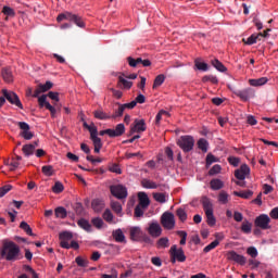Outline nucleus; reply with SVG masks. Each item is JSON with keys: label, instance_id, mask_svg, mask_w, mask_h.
<instances>
[{"label": "nucleus", "instance_id": "1", "mask_svg": "<svg viewBox=\"0 0 278 278\" xmlns=\"http://www.w3.org/2000/svg\"><path fill=\"white\" fill-rule=\"evenodd\" d=\"M0 255L7 262H16L21 260V248L14 241H4L0 249Z\"/></svg>", "mask_w": 278, "mask_h": 278}, {"label": "nucleus", "instance_id": "2", "mask_svg": "<svg viewBox=\"0 0 278 278\" xmlns=\"http://www.w3.org/2000/svg\"><path fill=\"white\" fill-rule=\"evenodd\" d=\"M203 205L204 213L207 218V225L214 227L216 225V219L214 216L213 203L207 197H203L201 201Z\"/></svg>", "mask_w": 278, "mask_h": 278}, {"label": "nucleus", "instance_id": "3", "mask_svg": "<svg viewBox=\"0 0 278 278\" xmlns=\"http://www.w3.org/2000/svg\"><path fill=\"white\" fill-rule=\"evenodd\" d=\"M84 127L85 129H88L93 147H103V142H101V138H99V130L94 123L88 124V122H84Z\"/></svg>", "mask_w": 278, "mask_h": 278}, {"label": "nucleus", "instance_id": "4", "mask_svg": "<svg viewBox=\"0 0 278 278\" xmlns=\"http://www.w3.org/2000/svg\"><path fill=\"white\" fill-rule=\"evenodd\" d=\"M58 23H62V21H71L75 23L77 27H86L84 20H81L78 15L72 13H62L56 17Z\"/></svg>", "mask_w": 278, "mask_h": 278}, {"label": "nucleus", "instance_id": "5", "mask_svg": "<svg viewBox=\"0 0 278 278\" xmlns=\"http://www.w3.org/2000/svg\"><path fill=\"white\" fill-rule=\"evenodd\" d=\"M177 144L184 152H190L194 147V139L192 136H181L177 140Z\"/></svg>", "mask_w": 278, "mask_h": 278}, {"label": "nucleus", "instance_id": "6", "mask_svg": "<svg viewBox=\"0 0 278 278\" xmlns=\"http://www.w3.org/2000/svg\"><path fill=\"white\" fill-rule=\"evenodd\" d=\"M4 99L9 101L12 105H16V108H20V110H23V103H21V99H18V96L14 91H10L8 89L1 90Z\"/></svg>", "mask_w": 278, "mask_h": 278}, {"label": "nucleus", "instance_id": "7", "mask_svg": "<svg viewBox=\"0 0 278 278\" xmlns=\"http://www.w3.org/2000/svg\"><path fill=\"white\" fill-rule=\"evenodd\" d=\"M161 225L164 227L166 230H173L175 227V216L170 212H165L161 216Z\"/></svg>", "mask_w": 278, "mask_h": 278}, {"label": "nucleus", "instance_id": "8", "mask_svg": "<svg viewBox=\"0 0 278 278\" xmlns=\"http://www.w3.org/2000/svg\"><path fill=\"white\" fill-rule=\"evenodd\" d=\"M111 194L115 197V199L123 200L127 197V187L123 185H113L110 187Z\"/></svg>", "mask_w": 278, "mask_h": 278}, {"label": "nucleus", "instance_id": "9", "mask_svg": "<svg viewBox=\"0 0 278 278\" xmlns=\"http://www.w3.org/2000/svg\"><path fill=\"white\" fill-rule=\"evenodd\" d=\"M269 224H270V218L266 214H261L258 217H256V220H254V225H256V227L263 230L270 229Z\"/></svg>", "mask_w": 278, "mask_h": 278}, {"label": "nucleus", "instance_id": "10", "mask_svg": "<svg viewBox=\"0 0 278 278\" xmlns=\"http://www.w3.org/2000/svg\"><path fill=\"white\" fill-rule=\"evenodd\" d=\"M233 93L244 102H248L251 98L255 97V91L252 88H247L244 90H235Z\"/></svg>", "mask_w": 278, "mask_h": 278}, {"label": "nucleus", "instance_id": "11", "mask_svg": "<svg viewBox=\"0 0 278 278\" xmlns=\"http://www.w3.org/2000/svg\"><path fill=\"white\" fill-rule=\"evenodd\" d=\"M169 253H170V256L176 257L177 262L179 263H185L187 260V256L185 255L182 248L177 249L176 244L172 245Z\"/></svg>", "mask_w": 278, "mask_h": 278}, {"label": "nucleus", "instance_id": "12", "mask_svg": "<svg viewBox=\"0 0 278 278\" xmlns=\"http://www.w3.org/2000/svg\"><path fill=\"white\" fill-rule=\"evenodd\" d=\"M18 127L20 129H22V131L20 132V136H22L24 140H31V138H34V132L29 130V124L25 122H20Z\"/></svg>", "mask_w": 278, "mask_h": 278}, {"label": "nucleus", "instance_id": "13", "mask_svg": "<svg viewBox=\"0 0 278 278\" xmlns=\"http://www.w3.org/2000/svg\"><path fill=\"white\" fill-rule=\"evenodd\" d=\"M151 205V199H149V195L147 192L141 191L140 192V217L144 215V210L149 208Z\"/></svg>", "mask_w": 278, "mask_h": 278}, {"label": "nucleus", "instance_id": "14", "mask_svg": "<svg viewBox=\"0 0 278 278\" xmlns=\"http://www.w3.org/2000/svg\"><path fill=\"white\" fill-rule=\"evenodd\" d=\"M229 261L236 262L237 264L244 266L247 263V257L238 254L236 251H229L227 254Z\"/></svg>", "mask_w": 278, "mask_h": 278}, {"label": "nucleus", "instance_id": "15", "mask_svg": "<svg viewBox=\"0 0 278 278\" xmlns=\"http://www.w3.org/2000/svg\"><path fill=\"white\" fill-rule=\"evenodd\" d=\"M136 77H138V75H136V74H131L129 76L121 75L118 77L119 84H122L124 89L129 90V88H131V86H134V84L127 79H136Z\"/></svg>", "mask_w": 278, "mask_h": 278}, {"label": "nucleus", "instance_id": "16", "mask_svg": "<svg viewBox=\"0 0 278 278\" xmlns=\"http://www.w3.org/2000/svg\"><path fill=\"white\" fill-rule=\"evenodd\" d=\"M250 167L247 164H243L239 169L235 172V176L240 180L244 181L247 175L250 174Z\"/></svg>", "mask_w": 278, "mask_h": 278}, {"label": "nucleus", "instance_id": "17", "mask_svg": "<svg viewBox=\"0 0 278 278\" xmlns=\"http://www.w3.org/2000/svg\"><path fill=\"white\" fill-rule=\"evenodd\" d=\"M53 88V83L46 81L43 85H39L38 88L35 90L33 97L38 98L40 97L41 92H47Z\"/></svg>", "mask_w": 278, "mask_h": 278}, {"label": "nucleus", "instance_id": "18", "mask_svg": "<svg viewBox=\"0 0 278 278\" xmlns=\"http://www.w3.org/2000/svg\"><path fill=\"white\" fill-rule=\"evenodd\" d=\"M102 218L110 225H116L117 223H121V219L114 218V214H112V211L110 208H106L102 215Z\"/></svg>", "mask_w": 278, "mask_h": 278}, {"label": "nucleus", "instance_id": "19", "mask_svg": "<svg viewBox=\"0 0 278 278\" xmlns=\"http://www.w3.org/2000/svg\"><path fill=\"white\" fill-rule=\"evenodd\" d=\"M91 207L94 212L99 214V212H103V210L105 208V201L101 199H94L91 202Z\"/></svg>", "mask_w": 278, "mask_h": 278}, {"label": "nucleus", "instance_id": "20", "mask_svg": "<svg viewBox=\"0 0 278 278\" xmlns=\"http://www.w3.org/2000/svg\"><path fill=\"white\" fill-rule=\"evenodd\" d=\"M36 147H38V141H35L34 144H25L23 146V153L26 155V157H29V155H34V152L36 151Z\"/></svg>", "mask_w": 278, "mask_h": 278}, {"label": "nucleus", "instance_id": "21", "mask_svg": "<svg viewBox=\"0 0 278 278\" xmlns=\"http://www.w3.org/2000/svg\"><path fill=\"white\" fill-rule=\"evenodd\" d=\"M149 232L153 238H159L162 235V228L157 223H152L149 227Z\"/></svg>", "mask_w": 278, "mask_h": 278}, {"label": "nucleus", "instance_id": "22", "mask_svg": "<svg viewBox=\"0 0 278 278\" xmlns=\"http://www.w3.org/2000/svg\"><path fill=\"white\" fill-rule=\"evenodd\" d=\"M2 79L7 84H12L14 81V76L12 75V70L10 67L2 68Z\"/></svg>", "mask_w": 278, "mask_h": 278}, {"label": "nucleus", "instance_id": "23", "mask_svg": "<svg viewBox=\"0 0 278 278\" xmlns=\"http://www.w3.org/2000/svg\"><path fill=\"white\" fill-rule=\"evenodd\" d=\"M125 134V124H117L115 129H111V138H118Z\"/></svg>", "mask_w": 278, "mask_h": 278}, {"label": "nucleus", "instance_id": "24", "mask_svg": "<svg viewBox=\"0 0 278 278\" xmlns=\"http://www.w3.org/2000/svg\"><path fill=\"white\" fill-rule=\"evenodd\" d=\"M249 83L252 87H262L268 83V78H266V76L262 78H250Z\"/></svg>", "mask_w": 278, "mask_h": 278}, {"label": "nucleus", "instance_id": "25", "mask_svg": "<svg viewBox=\"0 0 278 278\" xmlns=\"http://www.w3.org/2000/svg\"><path fill=\"white\" fill-rule=\"evenodd\" d=\"M261 36H262V33L252 34V35H250V37H248V39L243 38V42L248 46H253V45L257 43V41L261 40Z\"/></svg>", "mask_w": 278, "mask_h": 278}, {"label": "nucleus", "instance_id": "26", "mask_svg": "<svg viewBox=\"0 0 278 278\" xmlns=\"http://www.w3.org/2000/svg\"><path fill=\"white\" fill-rule=\"evenodd\" d=\"M78 227H80V229H84L85 231H92V225H90V222H88L85 218H81L77 222Z\"/></svg>", "mask_w": 278, "mask_h": 278}, {"label": "nucleus", "instance_id": "27", "mask_svg": "<svg viewBox=\"0 0 278 278\" xmlns=\"http://www.w3.org/2000/svg\"><path fill=\"white\" fill-rule=\"evenodd\" d=\"M141 186L142 188H146L148 190H155L156 188H159V186L150 179H143L141 180Z\"/></svg>", "mask_w": 278, "mask_h": 278}, {"label": "nucleus", "instance_id": "28", "mask_svg": "<svg viewBox=\"0 0 278 278\" xmlns=\"http://www.w3.org/2000/svg\"><path fill=\"white\" fill-rule=\"evenodd\" d=\"M94 118H98V121H108L112 118L108 113L103 112V110H97L93 112Z\"/></svg>", "mask_w": 278, "mask_h": 278}, {"label": "nucleus", "instance_id": "29", "mask_svg": "<svg viewBox=\"0 0 278 278\" xmlns=\"http://www.w3.org/2000/svg\"><path fill=\"white\" fill-rule=\"evenodd\" d=\"M153 199L160 204H165L168 195L166 193L155 192L153 193Z\"/></svg>", "mask_w": 278, "mask_h": 278}, {"label": "nucleus", "instance_id": "30", "mask_svg": "<svg viewBox=\"0 0 278 278\" xmlns=\"http://www.w3.org/2000/svg\"><path fill=\"white\" fill-rule=\"evenodd\" d=\"M112 235L115 242H125V233H123L121 228L114 230Z\"/></svg>", "mask_w": 278, "mask_h": 278}, {"label": "nucleus", "instance_id": "31", "mask_svg": "<svg viewBox=\"0 0 278 278\" xmlns=\"http://www.w3.org/2000/svg\"><path fill=\"white\" fill-rule=\"evenodd\" d=\"M169 247V239L167 237H162L156 242V248L159 250L166 249Z\"/></svg>", "mask_w": 278, "mask_h": 278}, {"label": "nucleus", "instance_id": "32", "mask_svg": "<svg viewBox=\"0 0 278 278\" xmlns=\"http://www.w3.org/2000/svg\"><path fill=\"white\" fill-rule=\"evenodd\" d=\"M130 239L135 242L140 240V227H130Z\"/></svg>", "mask_w": 278, "mask_h": 278}, {"label": "nucleus", "instance_id": "33", "mask_svg": "<svg viewBox=\"0 0 278 278\" xmlns=\"http://www.w3.org/2000/svg\"><path fill=\"white\" fill-rule=\"evenodd\" d=\"M111 207L117 216L123 217V205H121L118 202L112 201L111 202Z\"/></svg>", "mask_w": 278, "mask_h": 278}, {"label": "nucleus", "instance_id": "34", "mask_svg": "<svg viewBox=\"0 0 278 278\" xmlns=\"http://www.w3.org/2000/svg\"><path fill=\"white\" fill-rule=\"evenodd\" d=\"M233 194L235 197H240L241 199H251V197H253V191H235Z\"/></svg>", "mask_w": 278, "mask_h": 278}, {"label": "nucleus", "instance_id": "35", "mask_svg": "<svg viewBox=\"0 0 278 278\" xmlns=\"http://www.w3.org/2000/svg\"><path fill=\"white\" fill-rule=\"evenodd\" d=\"M212 190H222L224 188V182L220 179H212L211 180Z\"/></svg>", "mask_w": 278, "mask_h": 278}, {"label": "nucleus", "instance_id": "36", "mask_svg": "<svg viewBox=\"0 0 278 278\" xmlns=\"http://www.w3.org/2000/svg\"><path fill=\"white\" fill-rule=\"evenodd\" d=\"M252 227H253L252 223H250L249 220H244L242 223L241 230L243 233L250 235L252 232Z\"/></svg>", "mask_w": 278, "mask_h": 278}, {"label": "nucleus", "instance_id": "37", "mask_svg": "<svg viewBox=\"0 0 278 278\" xmlns=\"http://www.w3.org/2000/svg\"><path fill=\"white\" fill-rule=\"evenodd\" d=\"M138 103H140V94H137L136 99L130 103H125L122 105H124V110H134V108L138 105Z\"/></svg>", "mask_w": 278, "mask_h": 278}, {"label": "nucleus", "instance_id": "38", "mask_svg": "<svg viewBox=\"0 0 278 278\" xmlns=\"http://www.w3.org/2000/svg\"><path fill=\"white\" fill-rule=\"evenodd\" d=\"M212 65H213L217 71H219L220 73L227 72V67H225V65H223V64L220 63V61H218V59H214V60L212 61Z\"/></svg>", "mask_w": 278, "mask_h": 278}, {"label": "nucleus", "instance_id": "39", "mask_svg": "<svg viewBox=\"0 0 278 278\" xmlns=\"http://www.w3.org/2000/svg\"><path fill=\"white\" fill-rule=\"evenodd\" d=\"M91 223L96 229H103V225H105V223L103 222V219H101V217L92 218Z\"/></svg>", "mask_w": 278, "mask_h": 278}, {"label": "nucleus", "instance_id": "40", "mask_svg": "<svg viewBox=\"0 0 278 278\" xmlns=\"http://www.w3.org/2000/svg\"><path fill=\"white\" fill-rule=\"evenodd\" d=\"M54 214L56 216V218H66L67 213H66V208L59 206L55 208Z\"/></svg>", "mask_w": 278, "mask_h": 278}, {"label": "nucleus", "instance_id": "41", "mask_svg": "<svg viewBox=\"0 0 278 278\" xmlns=\"http://www.w3.org/2000/svg\"><path fill=\"white\" fill-rule=\"evenodd\" d=\"M41 173H43L46 177H52L54 169L51 165H45L41 167Z\"/></svg>", "mask_w": 278, "mask_h": 278}, {"label": "nucleus", "instance_id": "42", "mask_svg": "<svg viewBox=\"0 0 278 278\" xmlns=\"http://www.w3.org/2000/svg\"><path fill=\"white\" fill-rule=\"evenodd\" d=\"M218 201L220 204L226 205L229 201V194L226 191H222L218 195Z\"/></svg>", "mask_w": 278, "mask_h": 278}, {"label": "nucleus", "instance_id": "43", "mask_svg": "<svg viewBox=\"0 0 278 278\" xmlns=\"http://www.w3.org/2000/svg\"><path fill=\"white\" fill-rule=\"evenodd\" d=\"M52 192H54V194H60L61 192H64V185L60 181H56L52 187Z\"/></svg>", "mask_w": 278, "mask_h": 278}, {"label": "nucleus", "instance_id": "44", "mask_svg": "<svg viewBox=\"0 0 278 278\" xmlns=\"http://www.w3.org/2000/svg\"><path fill=\"white\" fill-rule=\"evenodd\" d=\"M20 229H23V231H25L28 236H34L31 227L29 226V224H27V222H22L20 224Z\"/></svg>", "mask_w": 278, "mask_h": 278}, {"label": "nucleus", "instance_id": "45", "mask_svg": "<svg viewBox=\"0 0 278 278\" xmlns=\"http://www.w3.org/2000/svg\"><path fill=\"white\" fill-rule=\"evenodd\" d=\"M164 81H165L164 74H159V76L154 78L153 89H156L157 87H160Z\"/></svg>", "mask_w": 278, "mask_h": 278}, {"label": "nucleus", "instance_id": "46", "mask_svg": "<svg viewBox=\"0 0 278 278\" xmlns=\"http://www.w3.org/2000/svg\"><path fill=\"white\" fill-rule=\"evenodd\" d=\"M176 215L181 223H185L188 218L186 211L181 207L177 210Z\"/></svg>", "mask_w": 278, "mask_h": 278}, {"label": "nucleus", "instance_id": "47", "mask_svg": "<svg viewBox=\"0 0 278 278\" xmlns=\"http://www.w3.org/2000/svg\"><path fill=\"white\" fill-rule=\"evenodd\" d=\"M219 245V241L218 240H214L213 242H211L210 244H207L203 251L204 253H210L211 251H213L214 249H216Z\"/></svg>", "mask_w": 278, "mask_h": 278}, {"label": "nucleus", "instance_id": "48", "mask_svg": "<svg viewBox=\"0 0 278 278\" xmlns=\"http://www.w3.org/2000/svg\"><path fill=\"white\" fill-rule=\"evenodd\" d=\"M198 147L200 150H202L203 152H207V148H208V142L207 140H205L204 138H201L198 141Z\"/></svg>", "mask_w": 278, "mask_h": 278}, {"label": "nucleus", "instance_id": "49", "mask_svg": "<svg viewBox=\"0 0 278 278\" xmlns=\"http://www.w3.org/2000/svg\"><path fill=\"white\" fill-rule=\"evenodd\" d=\"M140 132V119H135L134 125L130 127V134H139Z\"/></svg>", "mask_w": 278, "mask_h": 278}, {"label": "nucleus", "instance_id": "50", "mask_svg": "<svg viewBox=\"0 0 278 278\" xmlns=\"http://www.w3.org/2000/svg\"><path fill=\"white\" fill-rule=\"evenodd\" d=\"M77 266H80V268H86V266H88V260L81 257V256H77L75 260Z\"/></svg>", "mask_w": 278, "mask_h": 278}, {"label": "nucleus", "instance_id": "51", "mask_svg": "<svg viewBox=\"0 0 278 278\" xmlns=\"http://www.w3.org/2000/svg\"><path fill=\"white\" fill-rule=\"evenodd\" d=\"M125 106L123 104H118V109L115 111V114L112 116V118H118L125 114Z\"/></svg>", "mask_w": 278, "mask_h": 278}, {"label": "nucleus", "instance_id": "52", "mask_svg": "<svg viewBox=\"0 0 278 278\" xmlns=\"http://www.w3.org/2000/svg\"><path fill=\"white\" fill-rule=\"evenodd\" d=\"M177 236H179L180 239V245H186L188 233L185 230H178Z\"/></svg>", "mask_w": 278, "mask_h": 278}, {"label": "nucleus", "instance_id": "53", "mask_svg": "<svg viewBox=\"0 0 278 278\" xmlns=\"http://www.w3.org/2000/svg\"><path fill=\"white\" fill-rule=\"evenodd\" d=\"M59 238L60 240H65V241L73 240V233L68 231H63L59 235Z\"/></svg>", "mask_w": 278, "mask_h": 278}, {"label": "nucleus", "instance_id": "54", "mask_svg": "<svg viewBox=\"0 0 278 278\" xmlns=\"http://www.w3.org/2000/svg\"><path fill=\"white\" fill-rule=\"evenodd\" d=\"M5 164H7V166H10V170H16L17 166H20L18 161H16L14 159L11 162H10V160L5 161Z\"/></svg>", "mask_w": 278, "mask_h": 278}, {"label": "nucleus", "instance_id": "55", "mask_svg": "<svg viewBox=\"0 0 278 278\" xmlns=\"http://www.w3.org/2000/svg\"><path fill=\"white\" fill-rule=\"evenodd\" d=\"M10 190H12V185H5L3 187L0 188V199H2V197H5L8 194V192H10Z\"/></svg>", "mask_w": 278, "mask_h": 278}, {"label": "nucleus", "instance_id": "56", "mask_svg": "<svg viewBox=\"0 0 278 278\" xmlns=\"http://www.w3.org/2000/svg\"><path fill=\"white\" fill-rule=\"evenodd\" d=\"M218 162V159L212 153H208L206 156V167H210L213 163Z\"/></svg>", "mask_w": 278, "mask_h": 278}, {"label": "nucleus", "instance_id": "57", "mask_svg": "<svg viewBox=\"0 0 278 278\" xmlns=\"http://www.w3.org/2000/svg\"><path fill=\"white\" fill-rule=\"evenodd\" d=\"M2 12L5 16H10V17L15 16L14 9H12L10 7H3Z\"/></svg>", "mask_w": 278, "mask_h": 278}, {"label": "nucleus", "instance_id": "58", "mask_svg": "<svg viewBox=\"0 0 278 278\" xmlns=\"http://www.w3.org/2000/svg\"><path fill=\"white\" fill-rule=\"evenodd\" d=\"M248 255H250L252 258H256L258 255L257 249L255 247L248 248Z\"/></svg>", "mask_w": 278, "mask_h": 278}, {"label": "nucleus", "instance_id": "59", "mask_svg": "<svg viewBox=\"0 0 278 278\" xmlns=\"http://www.w3.org/2000/svg\"><path fill=\"white\" fill-rule=\"evenodd\" d=\"M220 170H222V166L218 165V164H216V165H214V166L210 169L208 175H210V176H214V175H216V174H219Z\"/></svg>", "mask_w": 278, "mask_h": 278}, {"label": "nucleus", "instance_id": "60", "mask_svg": "<svg viewBox=\"0 0 278 278\" xmlns=\"http://www.w3.org/2000/svg\"><path fill=\"white\" fill-rule=\"evenodd\" d=\"M195 66L199 71L206 72L208 70L207 63H201V61H195Z\"/></svg>", "mask_w": 278, "mask_h": 278}, {"label": "nucleus", "instance_id": "61", "mask_svg": "<svg viewBox=\"0 0 278 278\" xmlns=\"http://www.w3.org/2000/svg\"><path fill=\"white\" fill-rule=\"evenodd\" d=\"M228 162H229L232 166L237 167V166H239V164H240V159H239V157H236V156H229V157H228Z\"/></svg>", "mask_w": 278, "mask_h": 278}, {"label": "nucleus", "instance_id": "62", "mask_svg": "<svg viewBox=\"0 0 278 278\" xmlns=\"http://www.w3.org/2000/svg\"><path fill=\"white\" fill-rule=\"evenodd\" d=\"M203 81H211L214 85L218 84V79L216 78V76H203Z\"/></svg>", "mask_w": 278, "mask_h": 278}, {"label": "nucleus", "instance_id": "63", "mask_svg": "<svg viewBox=\"0 0 278 278\" xmlns=\"http://www.w3.org/2000/svg\"><path fill=\"white\" fill-rule=\"evenodd\" d=\"M38 102H39V105L40 108H47V96L46 94H42L41 97L38 98Z\"/></svg>", "mask_w": 278, "mask_h": 278}, {"label": "nucleus", "instance_id": "64", "mask_svg": "<svg viewBox=\"0 0 278 278\" xmlns=\"http://www.w3.org/2000/svg\"><path fill=\"white\" fill-rule=\"evenodd\" d=\"M109 170H110L111 173H116V175H121V173H123V172L121 170V166H118L117 164L112 165V166L109 168Z\"/></svg>", "mask_w": 278, "mask_h": 278}]
</instances>
